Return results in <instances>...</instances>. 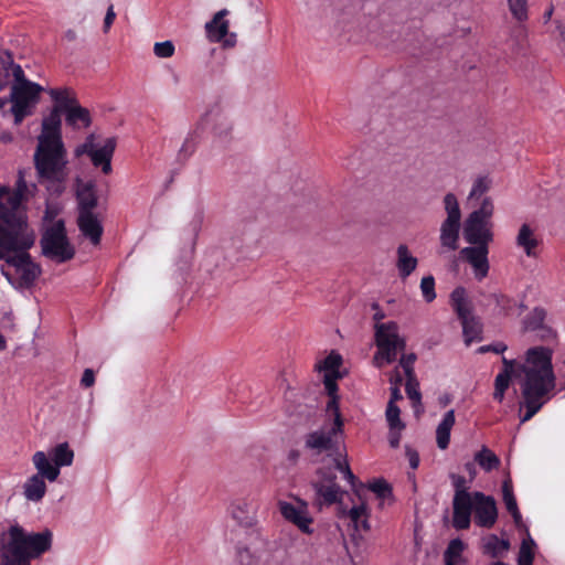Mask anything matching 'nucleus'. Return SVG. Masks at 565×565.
Segmentation results:
<instances>
[{
    "label": "nucleus",
    "instance_id": "obj_46",
    "mask_svg": "<svg viewBox=\"0 0 565 565\" xmlns=\"http://www.w3.org/2000/svg\"><path fill=\"white\" fill-rule=\"evenodd\" d=\"M415 360V354L403 355L401 358L399 365L403 367L406 376L415 375L413 367Z\"/></svg>",
    "mask_w": 565,
    "mask_h": 565
},
{
    "label": "nucleus",
    "instance_id": "obj_7",
    "mask_svg": "<svg viewBox=\"0 0 565 565\" xmlns=\"http://www.w3.org/2000/svg\"><path fill=\"white\" fill-rule=\"evenodd\" d=\"M374 339L377 351L373 356V364L383 367L396 360L397 353L405 349V340L399 334L398 324L394 321L375 323Z\"/></svg>",
    "mask_w": 565,
    "mask_h": 565
},
{
    "label": "nucleus",
    "instance_id": "obj_42",
    "mask_svg": "<svg viewBox=\"0 0 565 565\" xmlns=\"http://www.w3.org/2000/svg\"><path fill=\"white\" fill-rule=\"evenodd\" d=\"M420 290L423 297L427 302L433 301L436 298L435 292V279L433 276L424 277L420 281Z\"/></svg>",
    "mask_w": 565,
    "mask_h": 565
},
{
    "label": "nucleus",
    "instance_id": "obj_49",
    "mask_svg": "<svg viewBox=\"0 0 565 565\" xmlns=\"http://www.w3.org/2000/svg\"><path fill=\"white\" fill-rule=\"evenodd\" d=\"M195 145L196 142L194 140L193 135H189L180 148V154H182L185 158L190 157L194 152Z\"/></svg>",
    "mask_w": 565,
    "mask_h": 565
},
{
    "label": "nucleus",
    "instance_id": "obj_50",
    "mask_svg": "<svg viewBox=\"0 0 565 565\" xmlns=\"http://www.w3.org/2000/svg\"><path fill=\"white\" fill-rule=\"evenodd\" d=\"M116 19V13H115V10H114V6L110 4L107 9V12H106V15H105V19H104V32L107 33L111 26V24L114 23Z\"/></svg>",
    "mask_w": 565,
    "mask_h": 565
},
{
    "label": "nucleus",
    "instance_id": "obj_59",
    "mask_svg": "<svg viewBox=\"0 0 565 565\" xmlns=\"http://www.w3.org/2000/svg\"><path fill=\"white\" fill-rule=\"evenodd\" d=\"M556 32L561 40L565 41V25L562 23H557Z\"/></svg>",
    "mask_w": 565,
    "mask_h": 565
},
{
    "label": "nucleus",
    "instance_id": "obj_26",
    "mask_svg": "<svg viewBox=\"0 0 565 565\" xmlns=\"http://www.w3.org/2000/svg\"><path fill=\"white\" fill-rule=\"evenodd\" d=\"M78 226L83 235L89 238L94 245L99 244L103 226L95 213L92 211L79 212Z\"/></svg>",
    "mask_w": 565,
    "mask_h": 565
},
{
    "label": "nucleus",
    "instance_id": "obj_24",
    "mask_svg": "<svg viewBox=\"0 0 565 565\" xmlns=\"http://www.w3.org/2000/svg\"><path fill=\"white\" fill-rule=\"evenodd\" d=\"M488 246L473 245L460 250L462 257L472 266L476 278L483 279L489 271Z\"/></svg>",
    "mask_w": 565,
    "mask_h": 565
},
{
    "label": "nucleus",
    "instance_id": "obj_32",
    "mask_svg": "<svg viewBox=\"0 0 565 565\" xmlns=\"http://www.w3.org/2000/svg\"><path fill=\"white\" fill-rule=\"evenodd\" d=\"M65 115L66 122L74 128H87L90 125V115L88 109L82 107L78 103L65 111Z\"/></svg>",
    "mask_w": 565,
    "mask_h": 565
},
{
    "label": "nucleus",
    "instance_id": "obj_44",
    "mask_svg": "<svg viewBox=\"0 0 565 565\" xmlns=\"http://www.w3.org/2000/svg\"><path fill=\"white\" fill-rule=\"evenodd\" d=\"M533 546L534 542L531 539L522 542L519 555V563H525L526 565H529V563H533Z\"/></svg>",
    "mask_w": 565,
    "mask_h": 565
},
{
    "label": "nucleus",
    "instance_id": "obj_5",
    "mask_svg": "<svg viewBox=\"0 0 565 565\" xmlns=\"http://www.w3.org/2000/svg\"><path fill=\"white\" fill-rule=\"evenodd\" d=\"M327 412L332 418L331 423L308 434L305 439V445L317 455L326 452L327 457L330 459V465L339 470L351 486H354L355 476L350 469L347 451L342 445L343 422L339 412L338 402H335L334 398L328 402Z\"/></svg>",
    "mask_w": 565,
    "mask_h": 565
},
{
    "label": "nucleus",
    "instance_id": "obj_40",
    "mask_svg": "<svg viewBox=\"0 0 565 565\" xmlns=\"http://www.w3.org/2000/svg\"><path fill=\"white\" fill-rule=\"evenodd\" d=\"M175 52L172 41L156 42L153 45V53L159 58H169Z\"/></svg>",
    "mask_w": 565,
    "mask_h": 565
},
{
    "label": "nucleus",
    "instance_id": "obj_23",
    "mask_svg": "<svg viewBox=\"0 0 565 565\" xmlns=\"http://www.w3.org/2000/svg\"><path fill=\"white\" fill-rule=\"evenodd\" d=\"M503 370L495 376L494 381V392L493 398L498 402H502L504 398V393L509 387L510 380L512 376L520 380V384L524 381V373L522 372V367L524 363L518 364L513 360H508L503 358Z\"/></svg>",
    "mask_w": 565,
    "mask_h": 565
},
{
    "label": "nucleus",
    "instance_id": "obj_19",
    "mask_svg": "<svg viewBox=\"0 0 565 565\" xmlns=\"http://www.w3.org/2000/svg\"><path fill=\"white\" fill-rule=\"evenodd\" d=\"M472 495L475 523L478 526L491 529L498 519V509L494 499L484 495L482 492H473Z\"/></svg>",
    "mask_w": 565,
    "mask_h": 565
},
{
    "label": "nucleus",
    "instance_id": "obj_6",
    "mask_svg": "<svg viewBox=\"0 0 565 565\" xmlns=\"http://www.w3.org/2000/svg\"><path fill=\"white\" fill-rule=\"evenodd\" d=\"M494 205L490 198H483L479 209L471 212L463 223V237L471 245L488 246L493 241Z\"/></svg>",
    "mask_w": 565,
    "mask_h": 565
},
{
    "label": "nucleus",
    "instance_id": "obj_61",
    "mask_svg": "<svg viewBox=\"0 0 565 565\" xmlns=\"http://www.w3.org/2000/svg\"><path fill=\"white\" fill-rule=\"evenodd\" d=\"M501 301H502V302H509V300H508L505 297H503V296H501V297L498 299V303H501Z\"/></svg>",
    "mask_w": 565,
    "mask_h": 565
},
{
    "label": "nucleus",
    "instance_id": "obj_52",
    "mask_svg": "<svg viewBox=\"0 0 565 565\" xmlns=\"http://www.w3.org/2000/svg\"><path fill=\"white\" fill-rule=\"evenodd\" d=\"M95 382V374L90 369H86L83 373L81 383L85 387H90Z\"/></svg>",
    "mask_w": 565,
    "mask_h": 565
},
{
    "label": "nucleus",
    "instance_id": "obj_45",
    "mask_svg": "<svg viewBox=\"0 0 565 565\" xmlns=\"http://www.w3.org/2000/svg\"><path fill=\"white\" fill-rule=\"evenodd\" d=\"M545 319V311L541 308H535L531 316L526 319L525 326L527 329L535 330L540 328Z\"/></svg>",
    "mask_w": 565,
    "mask_h": 565
},
{
    "label": "nucleus",
    "instance_id": "obj_58",
    "mask_svg": "<svg viewBox=\"0 0 565 565\" xmlns=\"http://www.w3.org/2000/svg\"><path fill=\"white\" fill-rule=\"evenodd\" d=\"M507 350V345L503 343H497L494 345H491V351L495 353H502Z\"/></svg>",
    "mask_w": 565,
    "mask_h": 565
},
{
    "label": "nucleus",
    "instance_id": "obj_30",
    "mask_svg": "<svg viewBox=\"0 0 565 565\" xmlns=\"http://www.w3.org/2000/svg\"><path fill=\"white\" fill-rule=\"evenodd\" d=\"M455 411H448L436 429V441L440 449H446L450 441V431L455 425Z\"/></svg>",
    "mask_w": 565,
    "mask_h": 565
},
{
    "label": "nucleus",
    "instance_id": "obj_12",
    "mask_svg": "<svg viewBox=\"0 0 565 565\" xmlns=\"http://www.w3.org/2000/svg\"><path fill=\"white\" fill-rule=\"evenodd\" d=\"M44 88L33 82H22L14 84L11 90L12 100V114L14 116L15 124L22 121V119L30 115L32 108L39 100V95Z\"/></svg>",
    "mask_w": 565,
    "mask_h": 565
},
{
    "label": "nucleus",
    "instance_id": "obj_57",
    "mask_svg": "<svg viewBox=\"0 0 565 565\" xmlns=\"http://www.w3.org/2000/svg\"><path fill=\"white\" fill-rule=\"evenodd\" d=\"M373 308L377 310L373 317L374 320L376 321V323H382L381 320H383L385 317L384 312L382 310H379V306L376 303L373 305Z\"/></svg>",
    "mask_w": 565,
    "mask_h": 565
},
{
    "label": "nucleus",
    "instance_id": "obj_53",
    "mask_svg": "<svg viewBox=\"0 0 565 565\" xmlns=\"http://www.w3.org/2000/svg\"><path fill=\"white\" fill-rule=\"evenodd\" d=\"M402 398H403V396L401 394L399 386L398 385H392V387H391V398H390L388 403L395 404L396 401H399Z\"/></svg>",
    "mask_w": 565,
    "mask_h": 565
},
{
    "label": "nucleus",
    "instance_id": "obj_41",
    "mask_svg": "<svg viewBox=\"0 0 565 565\" xmlns=\"http://www.w3.org/2000/svg\"><path fill=\"white\" fill-rule=\"evenodd\" d=\"M510 11L512 15L522 21L527 17L526 0H508Z\"/></svg>",
    "mask_w": 565,
    "mask_h": 565
},
{
    "label": "nucleus",
    "instance_id": "obj_62",
    "mask_svg": "<svg viewBox=\"0 0 565 565\" xmlns=\"http://www.w3.org/2000/svg\"><path fill=\"white\" fill-rule=\"evenodd\" d=\"M6 103H7L6 100H2V99H1V100H0V108H2V107L4 106V104H6Z\"/></svg>",
    "mask_w": 565,
    "mask_h": 565
},
{
    "label": "nucleus",
    "instance_id": "obj_13",
    "mask_svg": "<svg viewBox=\"0 0 565 565\" xmlns=\"http://www.w3.org/2000/svg\"><path fill=\"white\" fill-rule=\"evenodd\" d=\"M278 509L282 518L294 524L300 532L309 535L315 532L312 527L313 518L305 500L300 498H295L294 502L280 500Z\"/></svg>",
    "mask_w": 565,
    "mask_h": 565
},
{
    "label": "nucleus",
    "instance_id": "obj_10",
    "mask_svg": "<svg viewBox=\"0 0 565 565\" xmlns=\"http://www.w3.org/2000/svg\"><path fill=\"white\" fill-rule=\"evenodd\" d=\"M444 207L447 217L440 225V246L443 252L456 250L458 248L459 232L461 225V212L458 200L454 193L444 196Z\"/></svg>",
    "mask_w": 565,
    "mask_h": 565
},
{
    "label": "nucleus",
    "instance_id": "obj_17",
    "mask_svg": "<svg viewBox=\"0 0 565 565\" xmlns=\"http://www.w3.org/2000/svg\"><path fill=\"white\" fill-rule=\"evenodd\" d=\"M228 14L226 9L220 10L213 19L205 23L206 38L212 43L222 42L225 47H232L236 43V34H228L230 22L225 20Z\"/></svg>",
    "mask_w": 565,
    "mask_h": 565
},
{
    "label": "nucleus",
    "instance_id": "obj_28",
    "mask_svg": "<svg viewBox=\"0 0 565 565\" xmlns=\"http://www.w3.org/2000/svg\"><path fill=\"white\" fill-rule=\"evenodd\" d=\"M418 265V259L411 253L405 244L398 245L396 249V268L402 279L407 278Z\"/></svg>",
    "mask_w": 565,
    "mask_h": 565
},
{
    "label": "nucleus",
    "instance_id": "obj_14",
    "mask_svg": "<svg viewBox=\"0 0 565 565\" xmlns=\"http://www.w3.org/2000/svg\"><path fill=\"white\" fill-rule=\"evenodd\" d=\"M116 139L110 137L103 141L102 145L95 146L94 136L90 135L86 141L76 149V154L87 153L95 167H102L105 174L111 172V158L116 149Z\"/></svg>",
    "mask_w": 565,
    "mask_h": 565
},
{
    "label": "nucleus",
    "instance_id": "obj_22",
    "mask_svg": "<svg viewBox=\"0 0 565 565\" xmlns=\"http://www.w3.org/2000/svg\"><path fill=\"white\" fill-rule=\"evenodd\" d=\"M452 524L458 530L468 529L473 509V495L465 490H457L454 497Z\"/></svg>",
    "mask_w": 565,
    "mask_h": 565
},
{
    "label": "nucleus",
    "instance_id": "obj_34",
    "mask_svg": "<svg viewBox=\"0 0 565 565\" xmlns=\"http://www.w3.org/2000/svg\"><path fill=\"white\" fill-rule=\"evenodd\" d=\"M502 492H503V501L505 503L507 510L511 513L515 523H519L521 521V513L518 509L516 500L513 494L512 484L509 480H505L503 482Z\"/></svg>",
    "mask_w": 565,
    "mask_h": 565
},
{
    "label": "nucleus",
    "instance_id": "obj_20",
    "mask_svg": "<svg viewBox=\"0 0 565 565\" xmlns=\"http://www.w3.org/2000/svg\"><path fill=\"white\" fill-rule=\"evenodd\" d=\"M258 504L254 498H239L228 507L231 518L241 526L253 527L257 524Z\"/></svg>",
    "mask_w": 565,
    "mask_h": 565
},
{
    "label": "nucleus",
    "instance_id": "obj_27",
    "mask_svg": "<svg viewBox=\"0 0 565 565\" xmlns=\"http://www.w3.org/2000/svg\"><path fill=\"white\" fill-rule=\"evenodd\" d=\"M46 475L42 471H36L23 484V494L28 501L39 502L46 493Z\"/></svg>",
    "mask_w": 565,
    "mask_h": 565
},
{
    "label": "nucleus",
    "instance_id": "obj_38",
    "mask_svg": "<svg viewBox=\"0 0 565 565\" xmlns=\"http://www.w3.org/2000/svg\"><path fill=\"white\" fill-rule=\"evenodd\" d=\"M367 489L376 494V497L381 500V504H384L385 501L391 500L392 489L384 479L373 480L367 484Z\"/></svg>",
    "mask_w": 565,
    "mask_h": 565
},
{
    "label": "nucleus",
    "instance_id": "obj_1",
    "mask_svg": "<svg viewBox=\"0 0 565 565\" xmlns=\"http://www.w3.org/2000/svg\"><path fill=\"white\" fill-rule=\"evenodd\" d=\"M34 189L21 172L14 190L0 186V259L4 260L1 273L15 289L31 287L41 274L28 253L35 234L28 225L23 206Z\"/></svg>",
    "mask_w": 565,
    "mask_h": 565
},
{
    "label": "nucleus",
    "instance_id": "obj_33",
    "mask_svg": "<svg viewBox=\"0 0 565 565\" xmlns=\"http://www.w3.org/2000/svg\"><path fill=\"white\" fill-rule=\"evenodd\" d=\"M460 320L466 344L469 345L471 342L480 340L481 326L479 321L471 315Z\"/></svg>",
    "mask_w": 565,
    "mask_h": 565
},
{
    "label": "nucleus",
    "instance_id": "obj_55",
    "mask_svg": "<svg viewBox=\"0 0 565 565\" xmlns=\"http://www.w3.org/2000/svg\"><path fill=\"white\" fill-rule=\"evenodd\" d=\"M390 382H391L392 385H398L399 386V384L402 382V376H401V374H399V372L397 370L394 371L391 374Z\"/></svg>",
    "mask_w": 565,
    "mask_h": 565
},
{
    "label": "nucleus",
    "instance_id": "obj_36",
    "mask_svg": "<svg viewBox=\"0 0 565 565\" xmlns=\"http://www.w3.org/2000/svg\"><path fill=\"white\" fill-rule=\"evenodd\" d=\"M451 302L460 319L471 315L469 303L466 299V292L462 288H456L451 292Z\"/></svg>",
    "mask_w": 565,
    "mask_h": 565
},
{
    "label": "nucleus",
    "instance_id": "obj_25",
    "mask_svg": "<svg viewBox=\"0 0 565 565\" xmlns=\"http://www.w3.org/2000/svg\"><path fill=\"white\" fill-rule=\"evenodd\" d=\"M385 418L388 425V443L392 448L399 446L405 424L401 419V409L396 404L387 403Z\"/></svg>",
    "mask_w": 565,
    "mask_h": 565
},
{
    "label": "nucleus",
    "instance_id": "obj_2",
    "mask_svg": "<svg viewBox=\"0 0 565 565\" xmlns=\"http://www.w3.org/2000/svg\"><path fill=\"white\" fill-rule=\"evenodd\" d=\"M47 94L54 102V107L49 116L43 119L34 160L36 170L46 183L47 189L54 193H60L67 177V161L61 137V113L67 111L78 102L74 90L66 86L50 88Z\"/></svg>",
    "mask_w": 565,
    "mask_h": 565
},
{
    "label": "nucleus",
    "instance_id": "obj_43",
    "mask_svg": "<svg viewBox=\"0 0 565 565\" xmlns=\"http://www.w3.org/2000/svg\"><path fill=\"white\" fill-rule=\"evenodd\" d=\"M406 394L409 399H412L414 403L419 404L420 403V392H419V384L415 377V375L407 376L406 382Z\"/></svg>",
    "mask_w": 565,
    "mask_h": 565
},
{
    "label": "nucleus",
    "instance_id": "obj_56",
    "mask_svg": "<svg viewBox=\"0 0 565 565\" xmlns=\"http://www.w3.org/2000/svg\"><path fill=\"white\" fill-rule=\"evenodd\" d=\"M299 457H300V452H299V450H296V449L290 450L287 455V459L291 463H296L298 461Z\"/></svg>",
    "mask_w": 565,
    "mask_h": 565
},
{
    "label": "nucleus",
    "instance_id": "obj_60",
    "mask_svg": "<svg viewBox=\"0 0 565 565\" xmlns=\"http://www.w3.org/2000/svg\"><path fill=\"white\" fill-rule=\"evenodd\" d=\"M480 352H488V351H491V345H487V347H481L479 349Z\"/></svg>",
    "mask_w": 565,
    "mask_h": 565
},
{
    "label": "nucleus",
    "instance_id": "obj_48",
    "mask_svg": "<svg viewBox=\"0 0 565 565\" xmlns=\"http://www.w3.org/2000/svg\"><path fill=\"white\" fill-rule=\"evenodd\" d=\"M241 565H262L260 558L252 554L248 550L239 552Z\"/></svg>",
    "mask_w": 565,
    "mask_h": 565
},
{
    "label": "nucleus",
    "instance_id": "obj_15",
    "mask_svg": "<svg viewBox=\"0 0 565 565\" xmlns=\"http://www.w3.org/2000/svg\"><path fill=\"white\" fill-rule=\"evenodd\" d=\"M342 364V356L332 351L328 356L323 360L317 362L316 370L322 374L324 388L330 396V401L333 398L337 401V380L341 377L340 366Z\"/></svg>",
    "mask_w": 565,
    "mask_h": 565
},
{
    "label": "nucleus",
    "instance_id": "obj_47",
    "mask_svg": "<svg viewBox=\"0 0 565 565\" xmlns=\"http://www.w3.org/2000/svg\"><path fill=\"white\" fill-rule=\"evenodd\" d=\"M11 56L7 54L6 58L0 57V84L8 81L10 76Z\"/></svg>",
    "mask_w": 565,
    "mask_h": 565
},
{
    "label": "nucleus",
    "instance_id": "obj_11",
    "mask_svg": "<svg viewBox=\"0 0 565 565\" xmlns=\"http://www.w3.org/2000/svg\"><path fill=\"white\" fill-rule=\"evenodd\" d=\"M41 245L43 254L57 263L66 262L74 256V248L66 238L62 221H56L46 228Z\"/></svg>",
    "mask_w": 565,
    "mask_h": 565
},
{
    "label": "nucleus",
    "instance_id": "obj_63",
    "mask_svg": "<svg viewBox=\"0 0 565 565\" xmlns=\"http://www.w3.org/2000/svg\"><path fill=\"white\" fill-rule=\"evenodd\" d=\"M493 565H507V564H504V563H502V562H497V563H495V564H493Z\"/></svg>",
    "mask_w": 565,
    "mask_h": 565
},
{
    "label": "nucleus",
    "instance_id": "obj_54",
    "mask_svg": "<svg viewBox=\"0 0 565 565\" xmlns=\"http://www.w3.org/2000/svg\"><path fill=\"white\" fill-rule=\"evenodd\" d=\"M407 456H408V459H409V465L413 469H416L418 467V463H419V458H418V455L415 452V451H412V450H407Z\"/></svg>",
    "mask_w": 565,
    "mask_h": 565
},
{
    "label": "nucleus",
    "instance_id": "obj_9",
    "mask_svg": "<svg viewBox=\"0 0 565 565\" xmlns=\"http://www.w3.org/2000/svg\"><path fill=\"white\" fill-rule=\"evenodd\" d=\"M215 142L226 143L233 139L234 120L230 107L221 102L212 104L201 118Z\"/></svg>",
    "mask_w": 565,
    "mask_h": 565
},
{
    "label": "nucleus",
    "instance_id": "obj_37",
    "mask_svg": "<svg viewBox=\"0 0 565 565\" xmlns=\"http://www.w3.org/2000/svg\"><path fill=\"white\" fill-rule=\"evenodd\" d=\"M478 465L486 471H490L500 465L498 456L488 448H482L475 457Z\"/></svg>",
    "mask_w": 565,
    "mask_h": 565
},
{
    "label": "nucleus",
    "instance_id": "obj_3",
    "mask_svg": "<svg viewBox=\"0 0 565 565\" xmlns=\"http://www.w3.org/2000/svg\"><path fill=\"white\" fill-rule=\"evenodd\" d=\"M522 372L524 381L521 390L526 412L521 417V423H525L551 398V392L555 387L551 350L543 347L529 349Z\"/></svg>",
    "mask_w": 565,
    "mask_h": 565
},
{
    "label": "nucleus",
    "instance_id": "obj_18",
    "mask_svg": "<svg viewBox=\"0 0 565 565\" xmlns=\"http://www.w3.org/2000/svg\"><path fill=\"white\" fill-rule=\"evenodd\" d=\"M356 499L353 500V505L349 509L341 505L339 511L340 518H348L355 531H369L370 530V509L366 503L364 491H355Z\"/></svg>",
    "mask_w": 565,
    "mask_h": 565
},
{
    "label": "nucleus",
    "instance_id": "obj_51",
    "mask_svg": "<svg viewBox=\"0 0 565 565\" xmlns=\"http://www.w3.org/2000/svg\"><path fill=\"white\" fill-rule=\"evenodd\" d=\"M10 70L12 71V75L15 78V83L14 84H20L22 82H29L28 79L24 78V72H23V70L21 68L20 65H15L11 61Z\"/></svg>",
    "mask_w": 565,
    "mask_h": 565
},
{
    "label": "nucleus",
    "instance_id": "obj_8",
    "mask_svg": "<svg viewBox=\"0 0 565 565\" xmlns=\"http://www.w3.org/2000/svg\"><path fill=\"white\" fill-rule=\"evenodd\" d=\"M74 457V450L70 447L68 443H61L46 452L42 450L35 451L32 456V463L36 471H42L46 475L47 481L54 482L61 473V468L72 466Z\"/></svg>",
    "mask_w": 565,
    "mask_h": 565
},
{
    "label": "nucleus",
    "instance_id": "obj_31",
    "mask_svg": "<svg viewBox=\"0 0 565 565\" xmlns=\"http://www.w3.org/2000/svg\"><path fill=\"white\" fill-rule=\"evenodd\" d=\"M465 548L466 544L460 539L451 540L444 553L445 565H467L462 555Z\"/></svg>",
    "mask_w": 565,
    "mask_h": 565
},
{
    "label": "nucleus",
    "instance_id": "obj_4",
    "mask_svg": "<svg viewBox=\"0 0 565 565\" xmlns=\"http://www.w3.org/2000/svg\"><path fill=\"white\" fill-rule=\"evenodd\" d=\"M53 534L50 530L29 532L18 523L0 532V557L3 565H31L51 550Z\"/></svg>",
    "mask_w": 565,
    "mask_h": 565
},
{
    "label": "nucleus",
    "instance_id": "obj_29",
    "mask_svg": "<svg viewBox=\"0 0 565 565\" xmlns=\"http://www.w3.org/2000/svg\"><path fill=\"white\" fill-rule=\"evenodd\" d=\"M77 200L79 212L92 211L97 205V195L95 184L93 182L77 183Z\"/></svg>",
    "mask_w": 565,
    "mask_h": 565
},
{
    "label": "nucleus",
    "instance_id": "obj_64",
    "mask_svg": "<svg viewBox=\"0 0 565 565\" xmlns=\"http://www.w3.org/2000/svg\"><path fill=\"white\" fill-rule=\"evenodd\" d=\"M1 139L6 141L8 139V136H2Z\"/></svg>",
    "mask_w": 565,
    "mask_h": 565
},
{
    "label": "nucleus",
    "instance_id": "obj_16",
    "mask_svg": "<svg viewBox=\"0 0 565 565\" xmlns=\"http://www.w3.org/2000/svg\"><path fill=\"white\" fill-rule=\"evenodd\" d=\"M312 488L317 495L329 505L339 502L343 494L340 486L335 482L334 473L324 467L317 470V479L312 481Z\"/></svg>",
    "mask_w": 565,
    "mask_h": 565
},
{
    "label": "nucleus",
    "instance_id": "obj_21",
    "mask_svg": "<svg viewBox=\"0 0 565 565\" xmlns=\"http://www.w3.org/2000/svg\"><path fill=\"white\" fill-rule=\"evenodd\" d=\"M542 238L537 228L530 223H522L515 236V246L529 258H537Z\"/></svg>",
    "mask_w": 565,
    "mask_h": 565
},
{
    "label": "nucleus",
    "instance_id": "obj_35",
    "mask_svg": "<svg viewBox=\"0 0 565 565\" xmlns=\"http://www.w3.org/2000/svg\"><path fill=\"white\" fill-rule=\"evenodd\" d=\"M483 547L488 554L495 557L505 553L510 544L507 540H501L497 535L491 534L483 539Z\"/></svg>",
    "mask_w": 565,
    "mask_h": 565
},
{
    "label": "nucleus",
    "instance_id": "obj_39",
    "mask_svg": "<svg viewBox=\"0 0 565 565\" xmlns=\"http://www.w3.org/2000/svg\"><path fill=\"white\" fill-rule=\"evenodd\" d=\"M491 185V181L486 177H479L473 181L472 188L468 195V200L480 199Z\"/></svg>",
    "mask_w": 565,
    "mask_h": 565
}]
</instances>
